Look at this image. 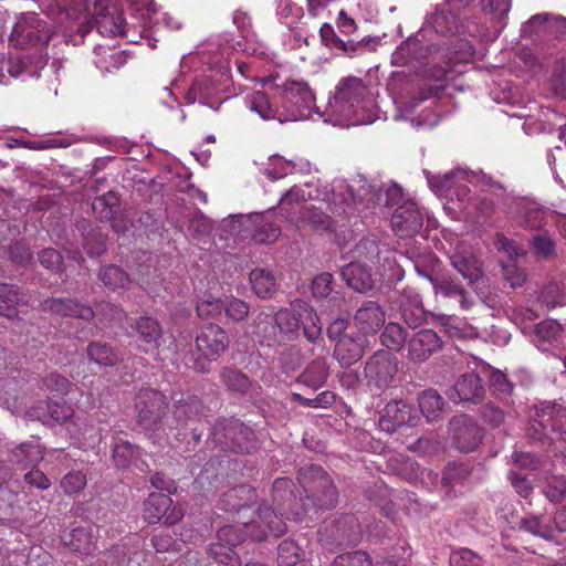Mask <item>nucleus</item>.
<instances>
[{
	"mask_svg": "<svg viewBox=\"0 0 566 566\" xmlns=\"http://www.w3.org/2000/svg\"><path fill=\"white\" fill-rule=\"evenodd\" d=\"M448 57L446 50L432 45H422L418 35H411L394 51L391 64L396 66L417 67L433 64V69L424 70L422 77H415L403 83L394 93V102L397 105L399 116L411 113L416 106L444 88L447 73L451 70V57L443 65L438 62Z\"/></svg>",
	"mask_w": 566,
	"mask_h": 566,
	"instance_id": "obj_1",
	"label": "nucleus"
},
{
	"mask_svg": "<svg viewBox=\"0 0 566 566\" xmlns=\"http://www.w3.org/2000/svg\"><path fill=\"white\" fill-rule=\"evenodd\" d=\"M264 91H254L244 98L245 106L264 120L280 123L308 119L315 114V95L307 82L290 80L279 85L272 78L260 80Z\"/></svg>",
	"mask_w": 566,
	"mask_h": 566,
	"instance_id": "obj_2",
	"label": "nucleus"
},
{
	"mask_svg": "<svg viewBox=\"0 0 566 566\" xmlns=\"http://www.w3.org/2000/svg\"><path fill=\"white\" fill-rule=\"evenodd\" d=\"M315 114L324 123L350 127L374 123L378 118V107L369 83L347 75L336 83L324 107H317Z\"/></svg>",
	"mask_w": 566,
	"mask_h": 566,
	"instance_id": "obj_3",
	"label": "nucleus"
},
{
	"mask_svg": "<svg viewBox=\"0 0 566 566\" xmlns=\"http://www.w3.org/2000/svg\"><path fill=\"white\" fill-rule=\"evenodd\" d=\"M245 492L244 488L232 489L222 500L226 511H235L239 515L237 525H226L218 531L217 539L231 547L238 546L249 535L254 541H261L268 534L279 536L285 532V523L282 517L266 504L260 505L255 512V517L247 520L251 509L244 504L231 503L230 500L237 499L240 493Z\"/></svg>",
	"mask_w": 566,
	"mask_h": 566,
	"instance_id": "obj_4",
	"label": "nucleus"
},
{
	"mask_svg": "<svg viewBox=\"0 0 566 566\" xmlns=\"http://www.w3.org/2000/svg\"><path fill=\"white\" fill-rule=\"evenodd\" d=\"M334 208L338 213L352 214L361 208L398 207L405 196L397 184H370L366 177L356 176L349 181L335 179L333 181Z\"/></svg>",
	"mask_w": 566,
	"mask_h": 566,
	"instance_id": "obj_5",
	"label": "nucleus"
},
{
	"mask_svg": "<svg viewBox=\"0 0 566 566\" xmlns=\"http://www.w3.org/2000/svg\"><path fill=\"white\" fill-rule=\"evenodd\" d=\"M430 189L438 196L452 197L455 195L459 202H464L470 189L467 184L480 185L482 190L494 195H501L503 187L485 175L455 168L443 175H433L423 170Z\"/></svg>",
	"mask_w": 566,
	"mask_h": 566,
	"instance_id": "obj_6",
	"label": "nucleus"
},
{
	"mask_svg": "<svg viewBox=\"0 0 566 566\" xmlns=\"http://www.w3.org/2000/svg\"><path fill=\"white\" fill-rule=\"evenodd\" d=\"M563 407L552 402H541L534 407L528 434L532 439L547 441L566 459V431L563 426Z\"/></svg>",
	"mask_w": 566,
	"mask_h": 566,
	"instance_id": "obj_7",
	"label": "nucleus"
},
{
	"mask_svg": "<svg viewBox=\"0 0 566 566\" xmlns=\"http://www.w3.org/2000/svg\"><path fill=\"white\" fill-rule=\"evenodd\" d=\"M208 64L211 74L198 76L188 90L185 98L188 104L198 102L218 111L221 103L214 106L211 99L221 94L230 83L229 61L222 53L220 57L209 61Z\"/></svg>",
	"mask_w": 566,
	"mask_h": 566,
	"instance_id": "obj_8",
	"label": "nucleus"
},
{
	"mask_svg": "<svg viewBox=\"0 0 566 566\" xmlns=\"http://www.w3.org/2000/svg\"><path fill=\"white\" fill-rule=\"evenodd\" d=\"M94 8V21L97 31L102 35L116 36L125 34L124 17L120 12H108V0H71L69 4V15L63 17V21L67 19H77L82 13L90 12L91 7Z\"/></svg>",
	"mask_w": 566,
	"mask_h": 566,
	"instance_id": "obj_9",
	"label": "nucleus"
},
{
	"mask_svg": "<svg viewBox=\"0 0 566 566\" xmlns=\"http://www.w3.org/2000/svg\"><path fill=\"white\" fill-rule=\"evenodd\" d=\"M298 482L306 493L312 507L332 509L336 505L337 493L335 486L319 467L311 465L302 469Z\"/></svg>",
	"mask_w": 566,
	"mask_h": 566,
	"instance_id": "obj_10",
	"label": "nucleus"
},
{
	"mask_svg": "<svg viewBox=\"0 0 566 566\" xmlns=\"http://www.w3.org/2000/svg\"><path fill=\"white\" fill-rule=\"evenodd\" d=\"M53 34L51 25L36 13L21 14L15 22L10 42L17 48L38 46L46 44Z\"/></svg>",
	"mask_w": 566,
	"mask_h": 566,
	"instance_id": "obj_11",
	"label": "nucleus"
},
{
	"mask_svg": "<svg viewBox=\"0 0 566 566\" xmlns=\"http://www.w3.org/2000/svg\"><path fill=\"white\" fill-rule=\"evenodd\" d=\"M165 396L154 389L140 390L135 399V409L139 426L148 432L159 434L165 431L163 424Z\"/></svg>",
	"mask_w": 566,
	"mask_h": 566,
	"instance_id": "obj_12",
	"label": "nucleus"
},
{
	"mask_svg": "<svg viewBox=\"0 0 566 566\" xmlns=\"http://www.w3.org/2000/svg\"><path fill=\"white\" fill-rule=\"evenodd\" d=\"M228 346L229 337L222 327L214 324L205 326L196 338V347L207 361H201L200 358H198L196 367L200 371H207L208 363L216 360L226 352Z\"/></svg>",
	"mask_w": 566,
	"mask_h": 566,
	"instance_id": "obj_13",
	"label": "nucleus"
},
{
	"mask_svg": "<svg viewBox=\"0 0 566 566\" xmlns=\"http://www.w3.org/2000/svg\"><path fill=\"white\" fill-rule=\"evenodd\" d=\"M397 370L398 363L394 354L387 350L377 352L365 366L368 386L371 390L388 388L392 384Z\"/></svg>",
	"mask_w": 566,
	"mask_h": 566,
	"instance_id": "obj_14",
	"label": "nucleus"
},
{
	"mask_svg": "<svg viewBox=\"0 0 566 566\" xmlns=\"http://www.w3.org/2000/svg\"><path fill=\"white\" fill-rule=\"evenodd\" d=\"M143 515L149 524L164 521L165 524H176L184 517V509L172 506V500L165 493H150L144 502Z\"/></svg>",
	"mask_w": 566,
	"mask_h": 566,
	"instance_id": "obj_15",
	"label": "nucleus"
},
{
	"mask_svg": "<svg viewBox=\"0 0 566 566\" xmlns=\"http://www.w3.org/2000/svg\"><path fill=\"white\" fill-rule=\"evenodd\" d=\"M450 433L460 451L475 450L483 439V429L467 415L454 417L450 422Z\"/></svg>",
	"mask_w": 566,
	"mask_h": 566,
	"instance_id": "obj_16",
	"label": "nucleus"
},
{
	"mask_svg": "<svg viewBox=\"0 0 566 566\" xmlns=\"http://www.w3.org/2000/svg\"><path fill=\"white\" fill-rule=\"evenodd\" d=\"M552 212L535 201L518 199L514 203L511 216L524 229L541 230L543 226L551 222Z\"/></svg>",
	"mask_w": 566,
	"mask_h": 566,
	"instance_id": "obj_17",
	"label": "nucleus"
},
{
	"mask_svg": "<svg viewBox=\"0 0 566 566\" xmlns=\"http://www.w3.org/2000/svg\"><path fill=\"white\" fill-rule=\"evenodd\" d=\"M390 222L395 233L403 238L417 233L423 224V219L417 205L410 199H405L395 209Z\"/></svg>",
	"mask_w": 566,
	"mask_h": 566,
	"instance_id": "obj_18",
	"label": "nucleus"
},
{
	"mask_svg": "<svg viewBox=\"0 0 566 566\" xmlns=\"http://www.w3.org/2000/svg\"><path fill=\"white\" fill-rule=\"evenodd\" d=\"M417 419V411L413 407L402 400H397L386 405L378 424L381 431L392 433L405 424L415 426Z\"/></svg>",
	"mask_w": 566,
	"mask_h": 566,
	"instance_id": "obj_19",
	"label": "nucleus"
},
{
	"mask_svg": "<svg viewBox=\"0 0 566 566\" xmlns=\"http://www.w3.org/2000/svg\"><path fill=\"white\" fill-rule=\"evenodd\" d=\"M450 261L470 285L481 280L483 275L481 262L471 245L464 242L459 243L450 256Z\"/></svg>",
	"mask_w": 566,
	"mask_h": 566,
	"instance_id": "obj_20",
	"label": "nucleus"
},
{
	"mask_svg": "<svg viewBox=\"0 0 566 566\" xmlns=\"http://www.w3.org/2000/svg\"><path fill=\"white\" fill-rule=\"evenodd\" d=\"M415 268L419 275L427 277L431 282L437 295L458 301L460 307L464 311L471 308L473 300L455 279L451 276L433 277L421 270L417 264Z\"/></svg>",
	"mask_w": 566,
	"mask_h": 566,
	"instance_id": "obj_21",
	"label": "nucleus"
},
{
	"mask_svg": "<svg viewBox=\"0 0 566 566\" xmlns=\"http://www.w3.org/2000/svg\"><path fill=\"white\" fill-rule=\"evenodd\" d=\"M441 347L442 340L434 331L421 329L408 340V358L413 363H422Z\"/></svg>",
	"mask_w": 566,
	"mask_h": 566,
	"instance_id": "obj_22",
	"label": "nucleus"
},
{
	"mask_svg": "<svg viewBox=\"0 0 566 566\" xmlns=\"http://www.w3.org/2000/svg\"><path fill=\"white\" fill-rule=\"evenodd\" d=\"M499 520H504L510 527H515V525H520V527L535 536H538L544 539H548L553 535V528L549 525V518L538 515H531L527 517L518 518L514 516L511 507L507 505L502 509V511L497 515Z\"/></svg>",
	"mask_w": 566,
	"mask_h": 566,
	"instance_id": "obj_23",
	"label": "nucleus"
},
{
	"mask_svg": "<svg viewBox=\"0 0 566 566\" xmlns=\"http://www.w3.org/2000/svg\"><path fill=\"white\" fill-rule=\"evenodd\" d=\"M354 321L364 334H375L384 326L386 313L377 302L366 301L356 311Z\"/></svg>",
	"mask_w": 566,
	"mask_h": 566,
	"instance_id": "obj_24",
	"label": "nucleus"
},
{
	"mask_svg": "<svg viewBox=\"0 0 566 566\" xmlns=\"http://www.w3.org/2000/svg\"><path fill=\"white\" fill-rule=\"evenodd\" d=\"M401 317L410 327L419 326L426 316L422 300L412 289H405L397 298Z\"/></svg>",
	"mask_w": 566,
	"mask_h": 566,
	"instance_id": "obj_25",
	"label": "nucleus"
},
{
	"mask_svg": "<svg viewBox=\"0 0 566 566\" xmlns=\"http://www.w3.org/2000/svg\"><path fill=\"white\" fill-rule=\"evenodd\" d=\"M484 395L480 377L474 373L462 375L450 389L449 398L458 403L462 401H476Z\"/></svg>",
	"mask_w": 566,
	"mask_h": 566,
	"instance_id": "obj_26",
	"label": "nucleus"
},
{
	"mask_svg": "<svg viewBox=\"0 0 566 566\" xmlns=\"http://www.w3.org/2000/svg\"><path fill=\"white\" fill-rule=\"evenodd\" d=\"M201 410V402L195 397L178 400L174 408V419L177 427L182 430L189 429L195 439L200 438V433L197 432L198 430L193 427V423L198 420Z\"/></svg>",
	"mask_w": 566,
	"mask_h": 566,
	"instance_id": "obj_27",
	"label": "nucleus"
},
{
	"mask_svg": "<svg viewBox=\"0 0 566 566\" xmlns=\"http://www.w3.org/2000/svg\"><path fill=\"white\" fill-rule=\"evenodd\" d=\"M366 343L367 339L364 336L354 338L345 335L337 340L334 357L342 366L349 367L363 357Z\"/></svg>",
	"mask_w": 566,
	"mask_h": 566,
	"instance_id": "obj_28",
	"label": "nucleus"
},
{
	"mask_svg": "<svg viewBox=\"0 0 566 566\" xmlns=\"http://www.w3.org/2000/svg\"><path fill=\"white\" fill-rule=\"evenodd\" d=\"M41 306L44 311L53 314L84 321H90L95 316V312L91 307L84 306L73 298H46Z\"/></svg>",
	"mask_w": 566,
	"mask_h": 566,
	"instance_id": "obj_29",
	"label": "nucleus"
},
{
	"mask_svg": "<svg viewBox=\"0 0 566 566\" xmlns=\"http://www.w3.org/2000/svg\"><path fill=\"white\" fill-rule=\"evenodd\" d=\"M274 321L280 333V338L276 339L277 343L294 340L298 337L302 317L298 308H295V302L291 308L280 310L275 314Z\"/></svg>",
	"mask_w": 566,
	"mask_h": 566,
	"instance_id": "obj_30",
	"label": "nucleus"
},
{
	"mask_svg": "<svg viewBox=\"0 0 566 566\" xmlns=\"http://www.w3.org/2000/svg\"><path fill=\"white\" fill-rule=\"evenodd\" d=\"M223 429L224 437L231 441L233 449L249 453L256 448L254 432L239 420H230Z\"/></svg>",
	"mask_w": 566,
	"mask_h": 566,
	"instance_id": "obj_31",
	"label": "nucleus"
},
{
	"mask_svg": "<svg viewBox=\"0 0 566 566\" xmlns=\"http://www.w3.org/2000/svg\"><path fill=\"white\" fill-rule=\"evenodd\" d=\"M327 209L334 214H340L333 210L334 208V191L327 200L319 201L318 205H311L302 208V221L307 222L316 230H327L331 227V217L324 212Z\"/></svg>",
	"mask_w": 566,
	"mask_h": 566,
	"instance_id": "obj_32",
	"label": "nucleus"
},
{
	"mask_svg": "<svg viewBox=\"0 0 566 566\" xmlns=\"http://www.w3.org/2000/svg\"><path fill=\"white\" fill-rule=\"evenodd\" d=\"M93 527L80 525L69 532H64L62 541L71 551L80 554H90L95 549Z\"/></svg>",
	"mask_w": 566,
	"mask_h": 566,
	"instance_id": "obj_33",
	"label": "nucleus"
},
{
	"mask_svg": "<svg viewBox=\"0 0 566 566\" xmlns=\"http://www.w3.org/2000/svg\"><path fill=\"white\" fill-rule=\"evenodd\" d=\"M31 296L14 285L0 283V315L10 319L18 317L15 305H28Z\"/></svg>",
	"mask_w": 566,
	"mask_h": 566,
	"instance_id": "obj_34",
	"label": "nucleus"
},
{
	"mask_svg": "<svg viewBox=\"0 0 566 566\" xmlns=\"http://www.w3.org/2000/svg\"><path fill=\"white\" fill-rule=\"evenodd\" d=\"M426 24L442 35L453 34L460 29L451 9L444 3L437 6L434 12L428 17Z\"/></svg>",
	"mask_w": 566,
	"mask_h": 566,
	"instance_id": "obj_35",
	"label": "nucleus"
},
{
	"mask_svg": "<svg viewBox=\"0 0 566 566\" xmlns=\"http://www.w3.org/2000/svg\"><path fill=\"white\" fill-rule=\"evenodd\" d=\"M342 275L347 282V285L359 293H366L374 286L371 274L359 263H349L344 266Z\"/></svg>",
	"mask_w": 566,
	"mask_h": 566,
	"instance_id": "obj_36",
	"label": "nucleus"
},
{
	"mask_svg": "<svg viewBox=\"0 0 566 566\" xmlns=\"http://www.w3.org/2000/svg\"><path fill=\"white\" fill-rule=\"evenodd\" d=\"M95 65L103 73H109L120 69L127 62V56L123 51L113 48H106L98 44L94 48Z\"/></svg>",
	"mask_w": 566,
	"mask_h": 566,
	"instance_id": "obj_37",
	"label": "nucleus"
},
{
	"mask_svg": "<svg viewBox=\"0 0 566 566\" xmlns=\"http://www.w3.org/2000/svg\"><path fill=\"white\" fill-rule=\"evenodd\" d=\"M255 222H258V213L233 214L222 220V228L230 235L241 239L251 238Z\"/></svg>",
	"mask_w": 566,
	"mask_h": 566,
	"instance_id": "obj_38",
	"label": "nucleus"
},
{
	"mask_svg": "<svg viewBox=\"0 0 566 566\" xmlns=\"http://www.w3.org/2000/svg\"><path fill=\"white\" fill-rule=\"evenodd\" d=\"M295 308L302 317L303 334L310 343L315 344L322 338V325L316 312L303 301L295 302Z\"/></svg>",
	"mask_w": 566,
	"mask_h": 566,
	"instance_id": "obj_39",
	"label": "nucleus"
},
{
	"mask_svg": "<svg viewBox=\"0 0 566 566\" xmlns=\"http://www.w3.org/2000/svg\"><path fill=\"white\" fill-rule=\"evenodd\" d=\"M136 331L142 342L145 343V352H150L158 347L161 337V327L156 319L151 317H140L136 323Z\"/></svg>",
	"mask_w": 566,
	"mask_h": 566,
	"instance_id": "obj_40",
	"label": "nucleus"
},
{
	"mask_svg": "<svg viewBox=\"0 0 566 566\" xmlns=\"http://www.w3.org/2000/svg\"><path fill=\"white\" fill-rule=\"evenodd\" d=\"M250 283L254 293L262 298L271 297L276 291V279L265 269H254L250 273Z\"/></svg>",
	"mask_w": 566,
	"mask_h": 566,
	"instance_id": "obj_41",
	"label": "nucleus"
},
{
	"mask_svg": "<svg viewBox=\"0 0 566 566\" xmlns=\"http://www.w3.org/2000/svg\"><path fill=\"white\" fill-rule=\"evenodd\" d=\"M311 198V193L306 192L302 187H292L289 191H286L280 201V211L281 213L289 220L294 221V217L291 213V210L295 212L298 210L302 213L303 203Z\"/></svg>",
	"mask_w": 566,
	"mask_h": 566,
	"instance_id": "obj_42",
	"label": "nucleus"
},
{
	"mask_svg": "<svg viewBox=\"0 0 566 566\" xmlns=\"http://www.w3.org/2000/svg\"><path fill=\"white\" fill-rule=\"evenodd\" d=\"M328 377V366L326 360L318 358L313 360L301 375V381L313 388L322 387Z\"/></svg>",
	"mask_w": 566,
	"mask_h": 566,
	"instance_id": "obj_43",
	"label": "nucleus"
},
{
	"mask_svg": "<svg viewBox=\"0 0 566 566\" xmlns=\"http://www.w3.org/2000/svg\"><path fill=\"white\" fill-rule=\"evenodd\" d=\"M119 209V197L114 191H108L96 197L92 203L93 212L101 220H112Z\"/></svg>",
	"mask_w": 566,
	"mask_h": 566,
	"instance_id": "obj_44",
	"label": "nucleus"
},
{
	"mask_svg": "<svg viewBox=\"0 0 566 566\" xmlns=\"http://www.w3.org/2000/svg\"><path fill=\"white\" fill-rule=\"evenodd\" d=\"M87 356L91 361L104 367H112L120 361L119 355L111 346L101 342H94L87 346Z\"/></svg>",
	"mask_w": 566,
	"mask_h": 566,
	"instance_id": "obj_45",
	"label": "nucleus"
},
{
	"mask_svg": "<svg viewBox=\"0 0 566 566\" xmlns=\"http://www.w3.org/2000/svg\"><path fill=\"white\" fill-rule=\"evenodd\" d=\"M443 398L433 389L424 390L419 396V407L428 421L438 419L443 410Z\"/></svg>",
	"mask_w": 566,
	"mask_h": 566,
	"instance_id": "obj_46",
	"label": "nucleus"
},
{
	"mask_svg": "<svg viewBox=\"0 0 566 566\" xmlns=\"http://www.w3.org/2000/svg\"><path fill=\"white\" fill-rule=\"evenodd\" d=\"M43 459V451L38 443H22L12 452V462L27 468Z\"/></svg>",
	"mask_w": 566,
	"mask_h": 566,
	"instance_id": "obj_47",
	"label": "nucleus"
},
{
	"mask_svg": "<svg viewBox=\"0 0 566 566\" xmlns=\"http://www.w3.org/2000/svg\"><path fill=\"white\" fill-rule=\"evenodd\" d=\"M208 553L211 558L223 566H241L240 557L233 551V547L219 539L210 544Z\"/></svg>",
	"mask_w": 566,
	"mask_h": 566,
	"instance_id": "obj_48",
	"label": "nucleus"
},
{
	"mask_svg": "<svg viewBox=\"0 0 566 566\" xmlns=\"http://www.w3.org/2000/svg\"><path fill=\"white\" fill-rule=\"evenodd\" d=\"M99 280L109 290L128 289L130 280L128 275L118 266L109 265L101 270Z\"/></svg>",
	"mask_w": 566,
	"mask_h": 566,
	"instance_id": "obj_49",
	"label": "nucleus"
},
{
	"mask_svg": "<svg viewBox=\"0 0 566 566\" xmlns=\"http://www.w3.org/2000/svg\"><path fill=\"white\" fill-rule=\"evenodd\" d=\"M281 234V229L270 223L265 220L264 216L258 213V222H255V227L252 233L251 239L258 243H273L275 242Z\"/></svg>",
	"mask_w": 566,
	"mask_h": 566,
	"instance_id": "obj_50",
	"label": "nucleus"
},
{
	"mask_svg": "<svg viewBox=\"0 0 566 566\" xmlns=\"http://www.w3.org/2000/svg\"><path fill=\"white\" fill-rule=\"evenodd\" d=\"M530 244L534 254L539 259L548 260L556 254V242L546 231L534 234Z\"/></svg>",
	"mask_w": 566,
	"mask_h": 566,
	"instance_id": "obj_51",
	"label": "nucleus"
},
{
	"mask_svg": "<svg viewBox=\"0 0 566 566\" xmlns=\"http://www.w3.org/2000/svg\"><path fill=\"white\" fill-rule=\"evenodd\" d=\"M460 205L468 216H486L493 210L494 200L486 195L472 197L469 193Z\"/></svg>",
	"mask_w": 566,
	"mask_h": 566,
	"instance_id": "obj_52",
	"label": "nucleus"
},
{
	"mask_svg": "<svg viewBox=\"0 0 566 566\" xmlns=\"http://www.w3.org/2000/svg\"><path fill=\"white\" fill-rule=\"evenodd\" d=\"M303 558L298 545L292 539H284L277 547L279 566H295Z\"/></svg>",
	"mask_w": 566,
	"mask_h": 566,
	"instance_id": "obj_53",
	"label": "nucleus"
},
{
	"mask_svg": "<svg viewBox=\"0 0 566 566\" xmlns=\"http://www.w3.org/2000/svg\"><path fill=\"white\" fill-rule=\"evenodd\" d=\"M221 380L229 390L241 394L245 392L251 385L243 373L233 368H224L221 371Z\"/></svg>",
	"mask_w": 566,
	"mask_h": 566,
	"instance_id": "obj_54",
	"label": "nucleus"
},
{
	"mask_svg": "<svg viewBox=\"0 0 566 566\" xmlns=\"http://www.w3.org/2000/svg\"><path fill=\"white\" fill-rule=\"evenodd\" d=\"M139 454L138 449L127 441H118L113 449V460L117 468H127Z\"/></svg>",
	"mask_w": 566,
	"mask_h": 566,
	"instance_id": "obj_55",
	"label": "nucleus"
},
{
	"mask_svg": "<svg viewBox=\"0 0 566 566\" xmlns=\"http://www.w3.org/2000/svg\"><path fill=\"white\" fill-rule=\"evenodd\" d=\"M406 340V332L397 323H389L381 334V343L389 349L399 350Z\"/></svg>",
	"mask_w": 566,
	"mask_h": 566,
	"instance_id": "obj_56",
	"label": "nucleus"
},
{
	"mask_svg": "<svg viewBox=\"0 0 566 566\" xmlns=\"http://www.w3.org/2000/svg\"><path fill=\"white\" fill-rule=\"evenodd\" d=\"M48 415H38L35 412L30 413L31 417H35L43 422H46L49 419H52L56 422H64L70 419L73 415L72 408L62 402H52L46 405Z\"/></svg>",
	"mask_w": 566,
	"mask_h": 566,
	"instance_id": "obj_57",
	"label": "nucleus"
},
{
	"mask_svg": "<svg viewBox=\"0 0 566 566\" xmlns=\"http://www.w3.org/2000/svg\"><path fill=\"white\" fill-rule=\"evenodd\" d=\"M86 483V475L83 472L71 471L61 479L60 486L66 495H74L84 490Z\"/></svg>",
	"mask_w": 566,
	"mask_h": 566,
	"instance_id": "obj_58",
	"label": "nucleus"
},
{
	"mask_svg": "<svg viewBox=\"0 0 566 566\" xmlns=\"http://www.w3.org/2000/svg\"><path fill=\"white\" fill-rule=\"evenodd\" d=\"M369 555L364 551H355L340 554L332 563V566H371Z\"/></svg>",
	"mask_w": 566,
	"mask_h": 566,
	"instance_id": "obj_59",
	"label": "nucleus"
},
{
	"mask_svg": "<svg viewBox=\"0 0 566 566\" xmlns=\"http://www.w3.org/2000/svg\"><path fill=\"white\" fill-rule=\"evenodd\" d=\"M479 3L484 13L493 15L500 22L509 14L512 7V0H480Z\"/></svg>",
	"mask_w": 566,
	"mask_h": 566,
	"instance_id": "obj_60",
	"label": "nucleus"
},
{
	"mask_svg": "<svg viewBox=\"0 0 566 566\" xmlns=\"http://www.w3.org/2000/svg\"><path fill=\"white\" fill-rule=\"evenodd\" d=\"M223 311V302L212 296L202 298L197 303V313L201 318H216Z\"/></svg>",
	"mask_w": 566,
	"mask_h": 566,
	"instance_id": "obj_61",
	"label": "nucleus"
},
{
	"mask_svg": "<svg viewBox=\"0 0 566 566\" xmlns=\"http://www.w3.org/2000/svg\"><path fill=\"white\" fill-rule=\"evenodd\" d=\"M223 311L229 318L240 322L248 316L250 306L242 300L231 297L223 302Z\"/></svg>",
	"mask_w": 566,
	"mask_h": 566,
	"instance_id": "obj_62",
	"label": "nucleus"
},
{
	"mask_svg": "<svg viewBox=\"0 0 566 566\" xmlns=\"http://www.w3.org/2000/svg\"><path fill=\"white\" fill-rule=\"evenodd\" d=\"M545 494L552 502L562 501L566 496V478H551L547 482Z\"/></svg>",
	"mask_w": 566,
	"mask_h": 566,
	"instance_id": "obj_63",
	"label": "nucleus"
},
{
	"mask_svg": "<svg viewBox=\"0 0 566 566\" xmlns=\"http://www.w3.org/2000/svg\"><path fill=\"white\" fill-rule=\"evenodd\" d=\"M480 557L468 548L453 552L450 556L451 566H481Z\"/></svg>",
	"mask_w": 566,
	"mask_h": 566,
	"instance_id": "obj_64",
	"label": "nucleus"
}]
</instances>
